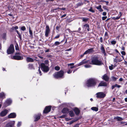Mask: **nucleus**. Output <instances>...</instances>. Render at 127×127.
I'll return each mask as SVG.
<instances>
[{
    "instance_id": "e2e57ef3",
    "label": "nucleus",
    "mask_w": 127,
    "mask_h": 127,
    "mask_svg": "<svg viewBox=\"0 0 127 127\" xmlns=\"http://www.w3.org/2000/svg\"><path fill=\"white\" fill-rule=\"evenodd\" d=\"M60 9L63 10H65V8L63 7L62 8H60Z\"/></svg>"
},
{
    "instance_id": "2eb2a0df",
    "label": "nucleus",
    "mask_w": 127,
    "mask_h": 127,
    "mask_svg": "<svg viewBox=\"0 0 127 127\" xmlns=\"http://www.w3.org/2000/svg\"><path fill=\"white\" fill-rule=\"evenodd\" d=\"M16 116V114L14 113H11L10 114L8 115V117L9 118H15Z\"/></svg>"
},
{
    "instance_id": "1a4fd4ad",
    "label": "nucleus",
    "mask_w": 127,
    "mask_h": 127,
    "mask_svg": "<svg viewBox=\"0 0 127 127\" xmlns=\"http://www.w3.org/2000/svg\"><path fill=\"white\" fill-rule=\"evenodd\" d=\"M50 29L49 26L48 25H47L46 27V30L45 31V35L46 37H47L48 36V34L50 33Z\"/></svg>"
},
{
    "instance_id": "774afa93",
    "label": "nucleus",
    "mask_w": 127,
    "mask_h": 127,
    "mask_svg": "<svg viewBox=\"0 0 127 127\" xmlns=\"http://www.w3.org/2000/svg\"><path fill=\"white\" fill-rule=\"evenodd\" d=\"M66 16V14H64L61 17V18H63V17H65Z\"/></svg>"
},
{
    "instance_id": "4468645a",
    "label": "nucleus",
    "mask_w": 127,
    "mask_h": 127,
    "mask_svg": "<svg viewBox=\"0 0 127 127\" xmlns=\"http://www.w3.org/2000/svg\"><path fill=\"white\" fill-rule=\"evenodd\" d=\"M41 114H38L37 115H35L34 116V121L36 122L40 118Z\"/></svg>"
},
{
    "instance_id": "8fccbe9b",
    "label": "nucleus",
    "mask_w": 127,
    "mask_h": 127,
    "mask_svg": "<svg viewBox=\"0 0 127 127\" xmlns=\"http://www.w3.org/2000/svg\"><path fill=\"white\" fill-rule=\"evenodd\" d=\"M60 36V35L59 34H58L54 38V39H57Z\"/></svg>"
},
{
    "instance_id": "f704fd0d",
    "label": "nucleus",
    "mask_w": 127,
    "mask_h": 127,
    "mask_svg": "<svg viewBox=\"0 0 127 127\" xmlns=\"http://www.w3.org/2000/svg\"><path fill=\"white\" fill-rule=\"evenodd\" d=\"M60 43L58 41H57L55 42L53 45L54 46H57L59 45Z\"/></svg>"
},
{
    "instance_id": "5fc2aeb1",
    "label": "nucleus",
    "mask_w": 127,
    "mask_h": 127,
    "mask_svg": "<svg viewBox=\"0 0 127 127\" xmlns=\"http://www.w3.org/2000/svg\"><path fill=\"white\" fill-rule=\"evenodd\" d=\"M99 40L100 42L101 43L103 42V38L102 37H100L99 39Z\"/></svg>"
},
{
    "instance_id": "2f4dec72",
    "label": "nucleus",
    "mask_w": 127,
    "mask_h": 127,
    "mask_svg": "<svg viewBox=\"0 0 127 127\" xmlns=\"http://www.w3.org/2000/svg\"><path fill=\"white\" fill-rule=\"evenodd\" d=\"M118 78L116 77L113 76H112L111 77L112 80L114 81H116L117 79H118Z\"/></svg>"
},
{
    "instance_id": "ea45409f",
    "label": "nucleus",
    "mask_w": 127,
    "mask_h": 127,
    "mask_svg": "<svg viewBox=\"0 0 127 127\" xmlns=\"http://www.w3.org/2000/svg\"><path fill=\"white\" fill-rule=\"evenodd\" d=\"M83 3L82 2H79L77 4V5L78 6H79L83 5Z\"/></svg>"
},
{
    "instance_id": "6e6d98bb",
    "label": "nucleus",
    "mask_w": 127,
    "mask_h": 127,
    "mask_svg": "<svg viewBox=\"0 0 127 127\" xmlns=\"http://www.w3.org/2000/svg\"><path fill=\"white\" fill-rule=\"evenodd\" d=\"M38 71L39 72V73L40 74V75H41V72L39 68V69H38Z\"/></svg>"
},
{
    "instance_id": "473e14b6",
    "label": "nucleus",
    "mask_w": 127,
    "mask_h": 127,
    "mask_svg": "<svg viewBox=\"0 0 127 127\" xmlns=\"http://www.w3.org/2000/svg\"><path fill=\"white\" fill-rule=\"evenodd\" d=\"M104 37H105L106 39H108L109 38L108 33L107 32H105L104 34Z\"/></svg>"
},
{
    "instance_id": "423d86ee",
    "label": "nucleus",
    "mask_w": 127,
    "mask_h": 127,
    "mask_svg": "<svg viewBox=\"0 0 127 127\" xmlns=\"http://www.w3.org/2000/svg\"><path fill=\"white\" fill-rule=\"evenodd\" d=\"M14 48L13 45L11 44L7 50V53L8 54L13 53L14 51Z\"/></svg>"
},
{
    "instance_id": "20e7f679",
    "label": "nucleus",
    "mask_w": 127,
    "mask_h": 127,
    "mask_svg": "<svg viewBox=\"0 0 127 127\" xmlns=\"http://www.w3.org/2000/svg\"><path fill=\"white\" fill-rule=\"evenodd\" d=\"M48 61L47 60L45 61V63H42L41 64V66L42 70L44 71L47 72L49 70V68L48 65H46L45 64L47 65L48 64Z\"/></svg>"
},
{
    "instance_id": "6ab92c4d",
    "label": "nucleus",
    "mask_w": 127,
    "mask_h": 127,
    "mask_svg": "<svg viewBox=\"0 0 127 127\" xmlns=\"http://www.w3.org/2000/svg\"><path fill=\"white\" fill-rule=\"evenodd\" d=\"M26 61L28 62H34V59L29 57H27L26 59Z\"/></svg>"
},
{
    "instance_id": "0e129e2a",
    "label": "nucleus",
    "mask_w": 127,
    "mask_h": 127,
    "mask_svg": "<svg viewBox=\"0 0 127 127\" xmlns=\"http://www.w3.org/2000/svg\"><path fill=\"white\" fill-rule=\"evenodd\" d=\"M18 35L19 36V38H20L21 40V34H20V33H19V34H18Z\"/></svg>"
},
{
    "instance_id": "aec40b11",
    "label": "nucleus",
    "mask_w": 127,
    "mask_h": 127,
    "mask_svg": "<svg viewBox=\"0 0 127 127\" xmlns=\"http://www.w3.org/2000/svg\"><path fill=\"white\" fill-rule=\"evenodd\" d=\"M101 51L104 54V55H105L106 54L105 53V50L104 49V48L103 46L102 45H101Z\"/></svg>"
},
{
    "instance_id": "864d4df0",
    "label": "nucleus",
    "mask_w": 127,
    "mask_h": 127,
    "mask_svg": "<svg viewBox=\"0 0 127 127\" xmlns=\"http://www.w3.org/2000/svg\"><path fill=\"white\" fill-rule=\"evenodd\" d=\"M65 115H63L61 116H60L59 117L60 118H63L65 117Z\"/></svg>"
},
{
    "instance_id": "79ce46f5",
    "label": "nucleus",
    "mask_w": 127,
    "mask_h": 127,
    "mask_svg": "<svg viewBox=\"0 0 127 127\" xmlns=\"http://www.w3.org/2000/svg\"><path fill=\"white\" fill-rule=\"evenodd\" d=\"M116 43V41L115 40H113V41H112L111 42V44H112L114 45Z\"/></svg>"
},
{
    "instance_id": "7c9ffc66",
    "label": "nucleus",
    "mask_w": 127,
    "mask_h": 127,
    "mask_svg": "<svg viewBox=\"0 0 127 127\" xmlns=\"http://www.w3.org/2000/svg\"><path fill=\"white\" fill-rule=\"evenodd\" d=\"M91 109L93 110L97 111L98 110V108L96 107H93L91 108Z\"/></svg>"
},
{
    "instance_id": "680f3d73",
    "label": "nucleus",
    "mask_w": 127,
    "mask_h": 127,
    "mask_svg": "<svg viewBox=\"0 0 127 127\" xmlns=\"http://www.w3.org/2000/svg\"><path fill=\"white\" fill-rule=\"evenodd\" d=\"M118 60H121V62L122 61V60L121 59V58H120V57H118V58H117Z\"/></svg>"
},
{
    "instance_id": "bf43d9fd",
    "label": "nucleus",
    "mask_w": 127,
    "mask_h": 127,
    "mask_svg": "<svg viewBox=\"0 0 127 127\" xmlns=\"http://www.w3.org/2000/svg\"><path fill=\"white\" fill-rule=\"evenodd\" d=\"M74 64L73 63H71L69 64H68V66H72Z\"/></svg>"
},
{
    "instance_id": "de8ad7c7",
    "label": "nucleus",
    "mask_w": 127,
    "mask_h": 127,
    "mask_svg": "<svg viewBox=\"0 0 127 127\" xmlns=\"http://www.w3.org/2000/svg\"><path fill=\"white\" fill-rule=\"evenodd\" d=\"M122 54L123 55H126V53L124 51H122L121 52Z\"/></svg>"
},
{
    "instance_id": "bb28decb",
    "label": "nucleus",
    "mask_w": 127,
    "mask_h": 127,
    "mask_svg": "<svg viewBox=\"0 0 127 127\" xmlns=\"http://www.w3.org/2000/svg\"><path fill=\"white\" fill-rule=\"evenodd\" d=\"M69 115L71 117H73L74 116V114L73 111H71L69 112Z\"/></svg>"
},
{
    "instance_id": "cd10ccee",
    "label": "nucleus",
    "mask_w": 127,
    "mask_h": 127,
    "mask_svg": "<svg viewBox=\"0 0 127 127\" xmlns=\"http://www.w3.org/2000/svg\"><path fill=\"white\" fill-rule=\"evenodd\" d=\"M116 66V64H114V65H113L112 64H111V66H109V68L110 70H112L113 69V68L114 67H115V66Z\"/></svg>"
},
{
    "instance_id": "37998d69",
    "label": "nucleus",
    "mask_w": 127,
    "mask_h": 127,
    "mask_svg": "<svg viewBox=\"0 0 127 127\" xmlns=\"http://www.w3.org/2000/svg\"><path fill=\"white\" fill-rule=\"evenodd\" d=\"M84 66L86 68H88L91 67V66L89 64H86Z\"/></svg>"
},
{
    "instance_id": "5701e85b",
    "label": "nucleus",
    "mask_w": 127,
    "mask_h": 127,
    "mask_svg": "<svg viewBox=\"0 0 127 127\" xmlns=\"http://www.w3.org/2000/svg\"><path fill=\"white\" fill-rule=\"evenodd\" d=\"M68 108H64L62 111V112L64 113H65L68 112Z\"/></svg>"
},
{
    "instance_id": "603ef678",
    "label": "nucleus",
    "mask_w": 127,
    "mask_h": 127,
    "mask_svg": "<svg viewBox=\"0 0 127 127\" xmlns=\"http://www.w3.org/2000/svg\"><path fill=\"white\" fill-rule=\"evenodd\" d=\"M74 122V121H70V122H69V123H67V124H69V125H71V124H72V123H73Z\"/></svg>"
},
{
    "instance_id": "6e6552de",
    "label": "nucleus",
    "mask_w": 127,
    "mask_h": 127,
    "mask_svg": "<svg viewBox=\"0 0 127 127\" xmlns=\"http://www.w3.org/2000/svg\"><path fill=\"white\" fill-rule=\"evenodd\" d=\"M12 103L11 100L10 99H8L6 100L4 104V107H6L8 106L9 105Z\"/></svg>"
},
{
    "instance_id": "0eeeda50",
    "label": "nucleus",
    "mask_w": 127,
    "mask_h": 127,
    "mask_svg": "<svg viewBox=\"0 0 127 127\" xmlns=\"http://www.w3.org/2000/svg\"><path fill=\"white\" fill-rule=\"evenodd\" d=\"M15 122V121H10L6 124L5 127H14Z\"/></svg>"
},
{
    "instance_id": "393cba45",
    "label": "nucleus",
    "mask_w": 127,
    "mask_h": 127,
    "mask_svg": "<svg viewBox=\"0 0 127 127\" xmlns=\"http://www.w3.org/2000/svg\"><path fill=\"white\" fill-rule=\"evenodd\" d=\"M119 13V16L113 18L114 20H118L120 18L122 15V13L121 12H120Z\"/></svg>"
},
{
    "instance_id": "69168bd1",
    "label": "nucleus",
    "mask_w": 127,
    "mask_h": 127,
    "mask_svg": "<svg viewBox=\"0 0 127 127\" xmlns=\"http://www.w3.org/2000/svg\"><path fill=\"white\" fill-rule=\"evenodd\" d=\"M122 50H125V48L124 46H123L121 48Z\"/></svg>"
},
{
    "instance_id": "c85d7f7f",
    "label": "nucleus",
    "mask_w": 127,
    "mask_h": 127,
    "mask_svg": "<svg viewBox=\"0 0 127 127\" xmlns=\"http://www.w3.org/2000/svg\"><path fill=\"white\" fill-rule=\"evenodd\" d=\"M2 38L6 40V33H3L2 35Z\"/></svg>"
},
{
    "instance_id": "412c9836",
    "label": "nucleus",
    "mask_w": 127,
    "mask_h": 127,
    "mask_svg": "<svg viewBox=\"0 0 127 127\" xmlns=\"http://www.w3.org/2000/svg\"><path fill=\"white\" fill-rule=\"evenodd\" d=\"M114 119L118 121H121L124 119L123 118L119 117H115Z\"/></svg>"
},
{
    "instance_id": "9b49d317",
    "label": "nucleus",
    "mask_w": 127,
    "mask_h": 127,
    "mask_svg": "<svg viewBox=\"0 0 127 127\" xmlns=\"http://www.w3.org/2000/svg\"><path fill=\"white\" fill-rule=\"evenodd\" d=\"M51 106H46L43 111V113H47L50 112L51 109Z\"/></svg>"
},
{
    "instance_id": "a18cd8bd",
    "label": "nucleus",
    "mask_w": 127,
    "mask_h": 127,
    "mask_svg": "<svg viewBox=\"0 0 127 127\" xmlns=\"http://www.w3.org/2000/svg\"><path fill=\"white\" fill-rule=\"evenodd\" d=\"M89 25L87 24H86L84 25L83 26L84 28H85L86 29L87 27H89Z\"/></svg>"
},
{
    "instance_id": "7ed1b4c3",
    "label": "nucleus",
    "mask_w": 127,
    "mask_h": 127,
    "mask_svg": "<svg viewBox=\"0 0 127 127\" xmlns=\"http://www.w3.org/2000/svg\"><path fill=\"white\" fill-rule=\"evenodd\" d=\"M64 72L63 70H60L59 71L55 73L53 75V76L56 78H63L64 77Z\"/></svg>"
},
{
    "instance_id": "c03bdc74",
    "label": "nucleus",
    "mask_w": 127,
    "mask_h": 127,
    "mask_svg": "<svg viewBox=\"0 0 127 127\" xmlns=\"http://www.w3.org/2000/svg\"><path fill=\"white\" fill-rule=\"evenodd\" d=\"M18 29V27L17 26H16L15 27H12V30H17Z\"/></svg>"
},
{
    "instance_id": "c9c22d12",
    "label": "nucleus",
    "mask_w": 127,
    "mask_h": 127,
    "mask_svg": "<svg viewBox=\"0 0 127 127\" xmlns=\"http://www.w3.org/2000/svg\"><path fill=\"white\" fill-rule=\"evenodd\" d=\"M60 69V67H59L58 66H56L55 67V69L57 71H58Z\"/></svg>"
},
{
    "instance_id": "3c124183",
    "label": "nucleus",
    "mask_w": 127,
    "mask_h": 127,
    "mask_svg": "<svg viewBox=\"0 0 127 127\" xmlns=\"http://www.w3.org/2000/svg\"><path fill=\"white\" fill-rule=\"evenodd\" d=\"M72 70L70 69H69L67 71V72L68 74H70L71 73Z\"/></svg>"
},
{
    "instance_id": "338daca9",
    "label": "nucleus",
    "mask_w": 127,
    "mask_h": 127,
    "mask_svg": "<svg viewBox=\"0 0 127 127\" xmlns=\"http://www.w3.org/2000/svg\"><path fill=\"white\" fill-rule=\"evenodd\" d=\"M73 127H79V125L78 124H76Z\"/></svg>"
},
{
    "instance_id": "49530a36",
    "label": "nucleus",
    "mask_w": 127,
    "mask_h": 127,
    "mask_svg": "<svg viewBox=\"0 0 127 127\" xmlns=\"http://www.w3.org/2000/svg\"><path fill=\"white\" fill-rule=\"evenodd\" d=\"M115 87H117L118 88H120L121 87V86L120 85H118L117 84H116L115 85Z\"/></svg>"
},
{
    "instance_id": "dca6fc26",
    "label": "nucleus",
    "mask_w": 127,
    "mask_h": 127,
    "mask_svg": "<svg viewBox=\"0 0 127 127\" xmlns=\"http://www.w3.org/2000/svg\"><path fill=\"white\" fill-rule=\"evenodd\" d=\"M90 61L89 60L86 61L85 59H84L78 64V66H79L83 64L87 63L88 62H89Z\"/></svg>"
},
{
    "instance_id": "58836bf2",
    "label": "nucleus",
    "mask_w": 127,
    "mask_h": 127,
    "mask_svg": "<svg viewBox=\"0 0 127 127\" xmlns=\"http://www.w3.org/2000/svg\"><path fill=\"white\" fill-rule=\"evenodd\" d=\"M21 30L22 31H24L26 30V28L25 26H23L21 28Z\"/></svg>"
},
{
    "instance_id": "b1692460",
    "label": "nucleus",
    "mask_w": 127,
    "mask_h": 127,
    "mask_svg": "<svg viewBox=\"0 0 127 127\" xmlns=\"http://www.w3.org/2000/svg\"><path fill=\"white\" fill-rule=\"evenodd\" d=\"M74 111L76 115H78L79 113V110L77 108H75L74 109Z\"/></svg>"
},
{
    "instance_id": "f3484780",
    "label": "nucleus",
    "mask_w": 127,
    "mask_h": 127,
    "mask_svg": "<svg viewBox=\"0 0 127 127\" xmlns=\"http://www.w3.org/2000/svg\"><path fill=\"white\" fill-rule=\"evenodd\" d=\"M107 85L106 83L103 81H101L98 85V87L100 86H106Z\"/></svg>"
},
{
    "instance_id": "39448f33",
    "label": "nucleus",
    "mask_w": 127,
    "mask_h": 127,
    "mask_svg": "<svg viewBox=\"0 0 127 127\" xmlns=\"http://www.w3.org/2000/svg\"><path fill=\"white\" fill-rule=\"evenodd\" d=\"M97 98H104L106 95V94L102 92H98L95 95Z\"/></svg>"
},
{
    "instance_id": "4d7b16f0",
    "label": "nucleus",
    "mask_w": 127,
    "mask_h": 127,
    "mask_svg": "<svg viewBox=\"0 0 127 127\" xmlns=\"http://www.w3.org/2000/svg\"><path fill=\"white\" fill-rule=\"evenodd\" d=\"M29 32L30 33V35H32V31H31L30 30H29Z\"/></svg>"
},
{
    "instance_id": "f8f14e48",
    "label": "nucleus",
    "mask_w": 127,
    "mask_h": 127,
    "mask_svg": "<svg viewBox=\"0 0 127 127\" xmlns=\"http://www.w3.org/2000/svg\"><path fill=\"white\" fill-rule=\"evenodd\" d=\"M94 51L93 48L88 49L84 52V54H87L92 53H93Z\"/></svg>"
},
{
    "instance_id": "4be33fe9",
    "label": "nucleus",
    "mask_w": 127,
    "mask_h": 127,
    "mask_svg": "<svg viewBox=\"0 0 127 127\" xmlns=\"http://www.w3.org/2000/svg\"><path fill=\"white\" fill-rule=\"evenodd\" d=\"M95 8L98 10L99 11L101 12L103 11V10L101 8V5H99L98 6H96Z\"/></svg>"
},
{
    "instance_id": "c756f323",
    "label": "nucleus",
    "mask_w": 127,
    "mask_h": 127,
    "mask_svg": "<svg viewBox=\"0 0 127 127\" xmlns=\"http://www.w3.org/2000/svg\"><path fill=\"white\" fill-rule=\"evenodd\" d=\"M29 68L31 69H34L33 65L32 64H30L29 65Z\"/></svg>"
},
{
    "instance_id": "a211bd4d",
    "label": "nucleus",
    "mask_w": 127,
    "mask_h": 127,
    "mask_svg": "<svg viewBox=\"0 0 127 127\" xmlns=\"http://www.w3.org/2000/svg\"><path fill=\"white\" fill-rule=\"evenodd\" d=\"M102 79L106 81L107 82L109 81V78L106 74H105L103 75Z\"/></svg>"
},
{
    "instance_id": "09e8293b",
    "label": "nucleus",
    "mask_w": 127,
    "mask_h": 127,
    "mask_svg": "<svg viewBox=\"0 0 127 127\" xmlns=\"http://www.w3.org/2000/svg\"><path fill=\"white\" fill-rule=\"evenodd\" d=\"M107 18V16L103 17H102V19L103 20H104Z\"/></svg>"
},
{
    "instance_id": "f257e3e1",
    "label": "nucleus",
    "mask_w": 127,
    "mask_h": 127,
    "mask_svg": "<svg viewBox=\"0 0 127 127\" xmlns=\"http://www.w3.org/2000/svg\"><path fill=\"white\" fill-rule=\"evenodd\" d=\"M97 80L95 78H90L87 80L85 85L87 87H91L95 86L96 84Z\"/></svg>"
},
{
    "instance_id": "a19ab883",
    "label": "nucleus",
    "mask_w": 127,
    "mask_h": 127,
    "mask_svg": "<svg viewBox=\"0 0 127 127\" xmlns=\"http://www.w3.org/2000/svg\"><path fill=\"white\" fill-rule=\"evenodd\" d=\"M21 125V122H19L17 125V127H20Z\"/></svg>"
},
{
    "instance_id": "e433bc0d",
    "label": "nucleus",
    "mask_w": 127,
    "mask_h": 127,
    "mask_svg": "<svg viewBox=\"0 0 127 127\" xmlns=\"http://www.w3.org/2000/svg\"><path fill=\"white\" fill-rule=\"evenodd\" d=\"M89 20V19L88 18H82V21L83 22H86L88 21V20Z\"/></svg>"
},
{
    "instance_id": "ddd939ff",
    "label": "nucleus",
    "mask_w": 127,
    "mask_h": 127,
    "mask_svg": "<svg viewBox=\"0 0 127 127\" xmlns=\"http://www.w3.org/2000/svg\"><path fill=\"white\" fill-rule=\"evenodd\" d=\"M8 112V111L6 109H5L2 111L0 113V116L1 117H3L6 116Z\"/></svg>"
},
{
    "instance_id": "4c0bfd02",
    "label": "nucleus",
    "mask_w": 127,
    "mask_h": 127,
    "mask_svg": "<svg viewBox=\"0 0 127 127\" xmlns=\"http://www.w3.org/2000/svg\"><path fill=\"white\" fill-rule=\"evenodd\" d=\"M88 10L92 13H94L95 12V10L92 9V7H91L90 9Z\"/></svg>"
},
{
    "instance_id": "052dcab7",
    "label": "nucleus",
    "mask_w": 127,
    "mask_h": 127,
    "mask_svg": "<svg viewBox=\"0 0 127 127\" xmlns=\"http://www.w3.org/2000/svg\"><path fill=\"white\" fill-rule=\"evenodd\" d=\"M65 120H66V121H68L70 120V118H65Z\"/></svg>"
},
{
    "instance_id": "9d476101",
    "label": "nucleus",
    "mask_w": 127,
    "mask_h": 127,
    "mask_svg": "<svg viewBox=\"0 0 127 127\" xmlns=\"http://www.w3.org/2000/svg\"><path fill=\"white\" fill-rule=\"evenodd\" d=\"M11 58L12 59L17 60H22L23 59L22 57H21L20 56L17 55H14L11 57Z\"/></svg>"
},
{
    "instance_id": "a878e982",
    "label": "nucleus",
    "mask_w": 127,
    "mask_h": 127,
    "mask_svg": "<svg viewBox=\"0 0 127 127\" xmlns=\"http://www.w3.org/2000/svg\"><path fill=\"white\" fill-rule=\"evenodd\" d=\"M5 94L3 92L0 93V97L4 98H5Z\"/></svg>"
},
{
    "instance_id": "13d9d810",
    "label": "nucleus",
    "mask_w": 127,
    "mask_h": 127,
    "mask_svg": "<svg viewBox=\"0 0 127 127\" xmlns=\"http://www.w3.org/2000/svg\"><path fill=\"white\" fill-rule=\"evenodd\" d=\"M102 15L103 16H106V12H103L102 13Z\"/></svg>"
},
{
    "instance_id": "f03ea898",
    "label": "nucleus",
    "mask_w": 127,
    "mask_h": 127,
    "mask_svg": "<svg viewBox=\"0 0 127 127\" xmlns=\"http://www.w3.org/2000/svg\"><path fill=\"white\" fill-rule=\"evenodd\" d=\"M91 61L89 62V63L91 64L100 66L103 64L101 61L99 60L96 57H93L91 59Z\"/></svg>"
},
{
    "instance_id": "72a5a7b5",
    "label": "nucleus",
    "mask_w": 127,
    "mask_h": 127,
    "mask_svg": "<svg viewBox=\"0 0 127 127\" xmlns=\"http://www.w3.org/2000/svg\"><path fill=\"white\" fill-rule=\"evenodd\" d=\"M114 63H117L118 62H121V60H118L117 59L115 58L114 59Z\"/></svg>"
}]
</instances>
